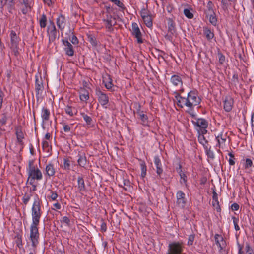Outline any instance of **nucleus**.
I'll use <instances>...</instances> for the list:
<instances>
[{
  "instance_id": "25",
  "label": "nucleus",
  "mask_w": 254,
  "mask_h": 254,
  "mask_svg": "<svg viewBox=\"0 0 254 254\" xmlns=\"http://www.w3.org/2000/svg\"><path fill=\"white\" fill-rule=\"evenodd\" d=\"M78 189L80 191H85L86 187L84 180L82 176H79L77 178Z\"/></svg>"
},
{
  "instance_id": "2",
  "label": "nucleus",
  "mask_w": 254,
  "mask_h": 254,
  "mask_svg": "<svg viewBox=\"0 0 254 254\" xmlns=\"http://www.w3.org/2000/svg\"><path fill=\"white\" fill-rule=\"evenodd\" d=\"M41 203V200L39 198L38 195H36V198L34 199L31 209L33 223H40V219L42 213Z\"/></svg>"
},
{
  "instance_id": "45",
  "label": "nucleus",
  "mask_w": 254,
  "mask_h": 254,
  "mask_svg": "<svg viewBox=\"0 0 254 254\" xmlns=\"http://www.w3.org/2000/svg\"><path fill=\"white\" fill-rule=\"evenodd\" d=\"M243 251L244 252V254H252L253 249L250 247L249 244L247 243L245 250Z\"/></svg>"
},
{
  "instance_id": "10",
  "label": "nucleus",
  "mask_w": 254,
  "mask_h": 254,
  "mask_svg": "<svg viewBox=\"0 0 254 254\" xmlns=\"http://www.w3.org/2000/svg\"><path fill=\"white\" fill-rule=\"evenodd\" d=\"M96 94L98 96V101L102 106L107 105L109 102L108 96L99 89L96 90Z\"/></svg>"
},
{
  "instance_id": "37",
  "label": "nucleus",
  "mask_w": 254,
  "mask_h": 254,
  "mask_svg": "<svg viewBox=\"0 0 254 254\" xmlns=\"http://www.w3.org/2000/svg\"><path fill=\"white\" fill-rule=\"evenodd\" d=\"M227 0H221V7L225 12L228 13V7L231 5V3L228 2Z\"/></svg>"
},
{
  "instance_id": "46",
  "label": "nucleus",
  "mask_w": 254,
  "mask_h": 254,
  "mask_svg": "<svg viewBox=\"0 0 254 254\" xmlns=\"http://www.w3.org/2000/svg\"><path fill=\"white\" fill-rule=\"evenodd\" d=\"M31 196H32V195L31 194H28L26 193L24 195V196H23V198H22V200H23V203L25 205H26L28 203V201L30 199Z\"/></svg>"
},
{
  "instance_id": "55",
  "label": "nucleus",
  "mask_w": 254,
  "mask_h": 254,
  "mask_svg": "<svg viewBox=\"0 0 254 254\" xmlns=\"http://www.w3.org/2000/svg\"><path fill=\"white\" fill-rule=\"evenodd\" d=\"M61 222H62L64 223H65L67 226H69L70 225V221L68 217L67 216H64L62 218V219L61 220Z\"/></svg>"
},
{
  "instance_id": "52",
  "label": "nucleus",
  "mask_w": 254,
  "mask_h": 254,
  "mask_svg": "<svg viewBox=\"0 0 254 254\" xmlns=\"http://www.w3.org/2000/svg\"><path fill=\"white\" fill-rule=\"evenodd\" d=\"M4 2L5 4L7 3L9 8L12 9L14 8L15 5L14 0H4Z\"/></svg>"
},
{
  "instance_id": "44",
  "label": "nucleus",
  "mask_w": 254,
  "mask_h": 254,
  "mask_svg": "<svg viewBox=\"0 0 254 254\" xmlns=\"http://www.w3.org/2000/svg\"><path fill=\"white\" fill-rule=\"evenodd\" d=\"M184 14L189 19H192L193 17V14L188 8L184 10Z\"/></svg>"
},
{
  "instance_id": "56",
  "label": "nucleus",
  "mask_w": 254,
  "mask_h": 254,
  "mask_svg": "<svg viewBox=\"0 0 254 254\" xmlns=\"http://www.w3.org/2000/svg\"><path fill=\"white\" fill-rule=\"evenodd\" d=\"M219 57V62L220 64H222L225 60V57L221 53L219 52L218 53Z\"/></svg>"
},
{
  "instance_id": "19",
  "label": "nucleus",
  "mask_w": 254,
  "mask_h": 254,
  "mask_svg": "<svg viewBox=\"0 0 254 254\" xmlns=\"http://www.w3.org/2000/svg\"><path fill=\"white\" fill-rule=\"evenodd\" d=\"M176 171L179 174V176L181 178V180L180 181L181 183H182V180L183 181V183L187 185V177L185 174V173L182 171V166L179 163V167L176 168Z\"/></svg>"
},
{
  "instance_id": "15",
  "label": "nucleus",
  "mask_w": 254,
  "mask_h": 254,
  "mask_svg": "<svg viewBox=\"0 0 254 254\" xmlns=\"http://www.w3.org/2000/svg\"><path fill=\"white\" fill-rule=\"evenodd\" d=\"M233 105V100L230 97H226L224 101V109L229 112L231 111Z\"/></svg>"
},
{
  "instance_id": "57",
  "label": "nucleus",
  "mask_w": 254,
  "mask_h": 254,
  "mask_svg": "<svg viewBox=\"0 0 254 254\" xmlns=\"http://www.w3.org/2000/svg\"><path fill=\"white\" fill-rule=\"evenodd\" d=\"M42 147L44 150L48 152L49 150V143L47 141H43L42 142Z\"/></svg>"
},
{
  "instance_id": "62",
  "label": "nucleus",
  "mask_w": 254,
  "mask_h": 254,
  "mask_svg": "<svg viewBox=\"0 0 254 254\" xmlns=\"http://www.w3.org/2000/svg\"><path fill=\"white\" fill-rule=\"evenodd\" d=\"M89 41L90 42V43L92 44V45L93 46H96L97 44V41H96V39L93 37H89Z\"/></svg>"
},
{
  "instance_id": "48",
  "label": "nucleus",
  "mask_w": 254,
  "mask_h": 254,
  "mask_svg": "<svg viewBox=\"0 0 254 254\" xmlns=\"http://www.w3.org/2000/svg\"><path fill=\"white\" fill-rule=\"evenodd\" d=\"M232 219H233V223H234V225L235 229L236 231L239 230H240V227H239V226L238 225V224L239 223V219L236 218L234 216H233L232 217Z\"/></svg>"
},
{
  "instance_id": "49",
  "label": "nucleus",
  "mask_w": 254,
  "mask_h": 254,
  "mask_svg": "<svg viewBox=\"0 0 254 254\" xmlns=\"http://www.w3.org/2000/svg\"><path fill=\"white\" fill-rule=\"evenodd\" d=\"M7 117L5 113H3L1 115V118L0 119V124L2 125H5L7 122Z\"/></svg>"
},
{
  "instance_id": "60",
  "label": "nucleus",
  "mask_w": 254,
  "mask_h": 254,
  "mask_svg": "<svg viewBox=\"0 0 254 254\" xmlns=\"http://www.w3.org/2000/svg\"><path fill=\"white\" fill-rule=\"evenodd\" d=\"M50 198L52 200H56L58 196L57 193L56 191H53V190H50Z\"/></svg>"
},
{
  "instance_id": "14",
  "label": "nucleus",
  "mask_w": 254,
  "mask_h": 254,
  "mask_svg": "<svg viewBox=\"0 0 254 254\" xmlns=\"http://www.w3.org/2000/svg\"><path fill=\"white\" fill-rule=\"evenodd\" d=\"M20 41V39L19 36L17 35L15 31L11 30L10 33L11 47L16 48V46H18V44Z\"/></svg>"
},
{
  "instance_id": "22",
  "label": "nucleus",
  "mask_w": 254,
  "mask_h": 254,
  "mask_svg": "<svg viewBox=\"0 0 254 254\" xmlns=\"http://www.w3.org/2000/svg\"><path fill=\"white\" fill-rule=\"evenodd\" d=\"M45 171L46 174L49 177L53 176L56 172L54 165L51 163H49L47 164L45 168Z\"/></svg>"
},
{
  "instance_id": "3",
  "label": "nucleus",
  "mask_w": 254,
  "mask_h": 254,
  "mask_svg": "<svg viewBox=\"0 0 254 254\" xmlns=\"http://www.w3.org/2000/svg\"><path fill=\"white\" fill-rule=\"evenodd\" d=\"M39 224V223L32 222L30 228V239L32 242V246L34 248L36 247L39 243L40 236L38 228Z\"/></svg>"
},
{
  "instance_id": "35",
  "label": "nucleus",
  "mask_w": 254,
  "mask_h": 254,
  "mask_svg": "<svg viewBox=\"0 0 254 254\" xmlns=\"http://www.w3.org/2000/svg\"><path fill=\"white\" fill-rule=\"evenodd\" d=\"M142 19L147 27L150 28L153 26L151 14L143 18Z\"/></svg>"
},
{
  "instance_id": "53",
  "label": "nucleus",
  "mask_w": 254,
  "mask_h": 254,
  "mask_svg": "<svg viewBox=\"0 0 254 254\" xmlns=\"http://www.w3.org/2000/svg\"><path fill=\"white\" fill-rule=\"evenodd\" d=\"M232 81L235 85L239 83L238 75L236 73H234Z\"/></svg>"
},
{
  "instance_id": "30",
  "label": "nucleus",
  "mask_w": 254,
  "mask_h": 254,
  "mask_svg": "<svg viewBox=\"0 0 254 254\" xmlns=\"http://www.w3.org/2000/svg\"><path fill=\"white\" fill-rule=\"evenodd\" d=\"M42 113V118L43 121H48L49 120L50 113L49 110L45 108H43Z\"/></svg>"
},
{
  "instance_id": "59",
  "label": "nucleus",
  "mask_w": 254,
  "mask_h": 254,
  "mask_svg": "<svg viewBox=\"0 0 254 254\" xmlns=\"http://www.w3.org/2000/svg\"><path fill=\"white\" fill-rule=\"evenodd\" d=\"M69 40L71 41L72 43L73 44H74V45H77L79 43V41H78V38L74 35H73L72 36L71 39L69 38Z\"/></svg>"
},
{
  "instance_id": "31",
  "label": "nucleus",
  "mask_w": 254,
  "mask_h": 254,
  "mask_svg": "<svg viewBox=\"0 0 254 254\" xmlns=\"http://www.w3.org/2000/svg\"><path fill=\"white\" fill-rule=\"evenodd\" d=\"M106 81L103 80V82L104 83L105 87L110 90H114L112 89V87H113V84L112 83V80L110 76H108L107 79H105Z\"/></svg>"
},
{
  "instance_id": "47",
  "label": "nucleus",
  "mask_w": 254,
  "mask_h": 254,
  "mask_svg": "<svg viewBox=\"0 0 254 254\" xmlns=\"http://www.w3.org/2000/svg\"><path fill=\"white\" fill-rule=\"evenodd\" d=\"M195 235L194 234L189 235L188 238V245L191 246L193 245L195 239Z\"/></svg>"
},
{
  "instance_id": "38",
  "label": "nucleus",
  "mask_w": 254,
  "mask_h": 254,
  "mask_svg": "<svg viewBox=\"0 0 254 254\" xmlns=\"http://www.w3.org/2000/svg\"><path fill=\"white\" fill-rule=\"evenodd\" d=\"M141 169V176L142 178L145 177V176L146 175V171H147V167L145 164V162L144 161H141L140 163Z\"/></svg>"
},
{
  "instance_id": "28",
  "label": "nucleus",
  "mask_w": 254,
  "mask_h": 254,
  "mask_svg": "<svg viewBox=\"0 0 254 254\" xmlns=\"http://www.w3.org/2000/svg\"><path fill=\"white\" fill-rule=\"evenodd\" d=\"M203 33L208 40H210L214 36L213 32L208 27H203Z\"/></svg>"
},
{
  "instance_id": "7",
  "label": "nucleus",
  "mask_w": 254,
  "mask_h": 254,
  "mask_svg": "<svg viewBox=\"0 0 254 254\" xmlns=\"http://www.w3.org/2000/svg\"><path fill=\"white\" fill-rule=\"evenodd\" d=\"M132 34L137 39L138 43H142V34L138 24L133 22L132 23Z\"/></svg>"
},
{
  "instance_id": "24",
  "label": "nucleus",
  "mask_w": 254,
  "mask_h": 254,
  "mask_svg": "<svg viewBox=\"0 0 254 254\" xmlns=\"http://www.w3.org/2000/svg\"><path fill=\"white\" fill-rule=\"evenodd\" d=\"M15 130L17 141L19 144H22V139L24 138V134L22 131L21 127H16Z\"/></svg>"
},
{
  "instance_id": "50",
  "label": "nucleus",
  "mask_w": 254,
  "mask_h": 254,
  "mask_svg": "<svg viewBox=\"0 0 254 254\" xmlns=\"http://www.w3.org/2000/svg\"><path fill=\"white\" fill-rule=\"evenodd\" d=\"M70 167V161L68 159H64V166H63L65 170H69Z\"/></svg>"
},
{
  "instance_id": "54",
  "label": "nucleus",
  "mask_w": 254,
  "mask_h": 254,
  "mask_svg": "<svg viewBox=\"0 0 254 254\" xmlns=\"http://www.w3.org/2000/svg\"><path fill=\"white\" fill-rule=\"evenodd\" d=\"M34 160H30L28 162V167L27 168V171H30L31 170H33L34 169H35V167L34 165Z\"/></svg>"
},
{
  "instance_id": "5",
  "label": "nucleus",
  "mask_w": 254,
  "mask_h": 254,
  "mask_svg": "<svg viewBox=\"0 0 254 254\" xmlns=\"http://www.w3.org/2000/svg\"><path fill=\"white\" fill-rule=\"evenodd\" d=\"M47 34L49 36V41L50 42H53L56 39L59 37L58 31H57L55 24L53 22H51L47 28Z\"/></svg>"
},
{
  "instance_id": "12",
  "label": "nucleus",
  "mask_w": 254,
  "mask_h": 254,
  "mask_svg": "<svg viewBox=\"0 0 254 254\" xmlns=\"http://www.w3.org/2000/svg\"><path fill=\"white\" fill-rule=\"evenodd\" d=\"M44 89L43 82L37 77L35 80L36 97L39 99Z\"/></svg>"
},
{
  "instance_id": "36",
  "label": "nucleus",
  "mask_w": 254,
  "mask_h": 254,
  "mask_svg": "<svg viewBox=\"0 0 254 254\" xmlns=\"http://www.w3.org/2000/svg\"><path fill=\"white\" fill-rule=\"evenodd\" d=\"M81 115L84 121L86 122V124L89 126L90 127H92L91 125L93 122L92 119L90 116H88L87 114L84 113H81Z\"/></svg>"
},
{
  "instance_id": "13",
  "label": "nucleus",
  "mask_w": 254,
  "mask_h": 254,
  "mask_svg": "<svg viewBox=\"0 0 254 254\" xmlns=\"http://www.w3.org/2000/svg\"><path fill=\"white\" fill-rule=\"evenodd\" d=\"M56 24L59 29L62 32L66 25L65 16L63 14H60L56 19Z\"/></svg>"
},
{
  "instance_id": "64",
  "label": "nucleus",
  "mask_w": 254,
  "mask_h": 254,
  "mask_svg": "<svg viewBox=\"0 0 254 254\" xmlns=\"http://www.w3.org/2000/svg\"><path fill=\"white\" fill-rule=\"evenodd\" d=\"M135 105H136V114L138 115H139L140 114H141L142 113H143V111H141V105L139 104H138V103H136Z\"/></svg>"
},
{
  "instance_id": "21",
  "label": "nucleus",
  "mask_w": 254,
  "mask_h": 254,
  "mask_svg": "<svg viewBox=\"0 0 254 254\" xmlns=\"http://www.w3.org/2000/svg\"><path fill=\"white\" fill-rule=\"evenodd\" d=\"M79 97L82 101H87L89 98V92L84 88H81L79 90Z\"/></svg>"
},
{
  "instance_id": "9",
  "label": "nucleus",
  "mask_w": 254,
  "mask_h": 254,
  "mask_svg": "<svg viewBox=\"0 0 254 254\" xmlns=\"http://www.w3.org/2000/svg\"><path fill=\"white\" fill-rule=\"evenodd\" d=\"M154 165L156 167V172L157 176L159 178H161V175L163 172V165L161 161L158 156H155L154 157Z\"/></svg>"
},
{
  "instance_id": "43",
  "label": "nucleus",
  "mask_w": 254,
  "mask_h": 254,
  "mask_svg": "<svg viewBox=\"0 0 254 254\" xmlns=\"http://www.w3.org/2000/svg\"><path fill=\"white\" fill-rule=\"evenodd\" d=\"M109 1L114 3L115 4L120 7L122 11L126 9L124 4L119 0H109Z\"/></svg>"
},
{
  "instance_id": "4",
  "label": "nucleus",
  "mask_w": 254,
  "mask_h": 254,
  "mask_svg": "<svg viewBox=\"0 0 254 254\" xmlns=\"http://www.w3.org/2000/svg\"><path fill=\"white\" fill-rule=\"evenodd\" d=\"M28 178L27 181L28 183L29 181V184L33 185L35 180H40L42 178V174L41 171L38 168H35L30 171H28Z\"/></svg>"
},
{
  "instance_id": "26",
  "label": "nucleus",
  "mask_w": 254,
  "mask_h": 254,
  "mask_svg": "<svg viewBox=\"0 0 254 254\" xmlns=\"http://www.w3.org/2000/svg\"><path fill=\"white\" fill-rule=\"evenodd\" d=\"M78 159L77 160V162L78 165L82 167H84L87 163L86 157L84 153H79L78 154Z\"/></svg>"
},
{
  "instance_id": "16",
  "label": "nucleus",
  "mask_w": 254,
  "mask_h": 254,
  "mask_svg": "<svg viewBox=\"0 0 254 254\" xmlns=\"http://www.w3.org/2000/svg\"><path fill=\"white\" fill-rule=\"evenodd\" d=\"M212 206L214 209L216 210L218 212H220L221 211V208L219 205L218 198V194L216 192L213 190V196H212Z\"/></svg>"
},
{
  "instance_id": "11",
  "label": "nucleus",
  "mask_w": 254,
  "mask_h": 254,
  "mask_svg": "<svg viewBox=\"0 0 254 254\" xmlns=\"http://www.w3.org/2000/svg\"><path fill=\"white\" fill-rule=\"evenodd\" d=\"M177 204L180 207L184 208L186 203L185 194L182 190H178L176 193Z\"/></svg>"
},
{
  "instance_id": "33",
  "label": "nucleus",
  "mask_w": 254,
  "mask_h": 254,
  "mask_svg": "<svg viewBox=\"0 0 254 254\" xmlns=\"http://www.w3.org/2000/svg\"><path fill=\"white\" fill-rule=\"evenodd\" d=\"M198 141L200 144H201L203 146L204 148H205V146H207V145H206V144H207L208 142L206 139L205 137H204V136L203 135L200 134V131H198Z\"/></svg>"
},
{
  "instance_id": "41",
  "label": "nucleus",
  "mask_w": 254,
  "mask_h": 254,
  "mask_svg": "<svg viewBox=\"0 0 254 254\" xmlns=\"http://www.w3.org/2000/svg\"><path fill=\"white\" fill-rule=\"evenodd\" d=\"M151 13L150 11H149L147 8L143 7L142 8L140 11V15L143 19V18L151 15Z\"/></svg>"
},
{
  "instance_id": "39",
  "label": "nucleus",
  "mask_w": 254,
  "mask_h": 254,
  "mask_svg": "<svg viewBox=\"0 0 254 254\" xmlns=\"http://www.w3.org/2000/svg\"><path fill=\"white\" fill-rule=\"evenodd\" d=\"M207 17H209V22L214 26L217 24V19L216 17L215 13L214 14L206 15Z\"/></svg>"
},
{
  "instance_id": "58",
  "label": "nucleus",
  "mask_w": 254,
  "mask_h": 254,
  "mask_svg": "<svg viewBox=\"0 0 254 254\" xmlns=\"http://www.w3.org/2000/svg\"><path fill=\"white\" fill-rule=\"evenodd\" d=\"M4 94L2 90L0 88V110L2 108L3 100Z\"/></svg>"
},
{
  "instance_id": "17",
  "label": "nucleus",
  "mask_w": 254,
  "mask_h": 254,
  "mask_svg": "<svg viewBox=\"0 0 254 254\" xmlns=\"http://www.w3.org/2000/svg\"><path fill=\"white\" fill-rule=\"evenodd\" d=\"M193 124L201 128H207L208 127V122L203 118L197 119L196 121H192Z\"/></svg>"
},
{
  "instance_id": "42",
  "label": "nucleus",
  "mask_w": 254,
  "mask_h": 254,
  "mask_svg": "<svg viewBox=\"0 0 254 254\" xmlns=\"http://www.w3.org/2000/svg\"><path fill=\"white\" fill-rule=\"evenodd\" d=\"M139 116V118L141 120V124L143 125H145L148 123V117L146 115L144 114L143 113L140 114Z\"/></svg>"
},
{
  "instance_id": "1",
  "label": "nucleus",
  "mask_w": 254,
  "mask_h": 254,
  "mask_svg": "<svg viewBox=\"0 0 254 254\" xmlns=\"http://www.w3.org/2000/svg\"><path fill=\"white\" fill-rule=\"evenodd\" d=\"M201 101L196 91H190L188 93L185 106L189 108L190 111L193 110L194 107L199 105Z\"/></svg>"
},
{
  "instance_id": "27",
  "label": "nucleus",
  "mask_w": 254,
  "mask_h": 254,
  "mask_svg": "<svg viewBox=\"0 0 254 254\" xmlns=\"http://www.w3.org/2000/svg\"><path fill=\"white\" fill-rule=\"evenodd\" d=\"M226 138V134H223L222 133L218 134L217 136H216V139L218 142V144L216 145V146H218L219 147H220L221 144L225 142Z\"/></svg>"
},
{
  "instance_id": "6",
  "label": "nucleus",
  "mask_w": 254,
  "mask_h": 254,
  "mask_svg": "<svg viewBox=\"0 0 254 254\" xmlns=\"http://www.w3.org/2000/svg\"><path fill=\"white\" fill-rule=\"evenodd\" d=\"M183 251L182 244L179 242H173L168 246L167 254H181Z\"/></svg>"
},
{
  "instance_id": "23",
  "label": "nucleus",
  "mask_w": 254,
  "mask_h": 254,
  "mask_svg": "<svg viewBox=\"0 0 254 254\" xmlns=\"http://www.w3.org/2000/svg\"><path fill=\"white\" fill-rule=\"evenodd\" d=\"M171 83L176 86H182L183 82L181 77L178 75H174L171 78Z\"/></svg>"
},
{
  "instance_id": "8",
  "label": "nucleus",
  "mask_w": 254,
  "mask_h": 254,
  "mask_svg": "<svg viewBox=\"0 0 254 254\" xmlns=\"http://www.w3.org/2000/svg\"><path fill=\"white\" fill-rule=\"evenodd\" d=\"M62 42L64 46V50L66 55L71 57L74 55V49L72 44L68 41L67 39H63Z\"/></svg>"
},
{
  "instance_id": "51",
  "label": "nucleus",
  "mask_w": 254,
  "mask_h": 254,
  "mask_svg": "<svg viewBox=\"0 0 254 254\" xmlns=\"http://www.w3.org/2000/svg\"><path fill=\"white\" fill-rule=\"evenodd\" d=\"M65 111L66 114H68L70 116H73L74 115L73 112V109L71 106H66L65 108Z\"/></svg>"
},
{
  "instance_id": "18",
  "label": "nucleus",
  "mask_w": 254,
  "mask_h": 254,
  "mask_svg": "<svg viewBox=\"0 0 254 254\" xmlns=\"http://www.w3.org/2000/svg\"><path fill=\"white\" fill-rule=\"evenodd\" d=\"M214 238L216 244L220 248V250H222L223 246L225 244V241L224 240L223 237L220 235L216 234L215 235Z\"/></svg>"
},
{
  "instance_id": "34",
  "label": "nucleus",
  "mask_w": 254,
  "mask_h": 254,
  "mask_svg": "<svg viewBox=\"0 0 254 254\" xmlns=\"http://www.w3.org/2000/svg\"><path fill=\"white\" fill-rule=\"evenodd\" d=\"M47 19L45 14H43L39 20V24L41 28H45L47 25Z\"/></svg>"
},
{
  "instance_id": "29",
  "label": "nucleus",
  "mask_w": 254,
  "mask_h": 254,
  "mask_svg": "<svg viewBox=\"0 0 254 254\" xmlns=\"http://www.w3.org/2000/svg\"><path fill=\"white\" fill-rule=\"evenodd\" d=\"M214 5L212 1H209L206 6V9L205 10V13L206 15L214 14V11L213 8Z\"/></svg>"
},
{
  "instance_id": "40",
  "label": "nucleus",
  "mask_w": 254,
  "mask_h": 254,
  "mask_svg": "<svg viewBox=\"0 0 254 254\" xmlns=\"http://www.w3.org/2000/svg\"><path fill=\"white\" fill-rule=\"evenodd\" d=\"M207 157L211 159H213L215 157L214 154L212 150L211 149V147L208 148V146H205L204 148Z\"/></svg>"
},
{
  "instance_id": "20",
  "label": "nucleus",
  "mask_w": 254,
  "mask_h": 254,
  "mask_svg": "<svg viewBox=\"0 0 254 254\" xmlns=\"http://www.w3.org/2000/svg\"><path fill=\"white\" fill-rule=\"evenodd\" d=\"M167 24L168 27V32L172 34H175L176 30L175 23L173 20L171 18H167Z\"/></svg>"
},
{
  "instance_id": "63",
  "label": "nucleus",
  "mask_w": 254,
  "mask_h": 254,
  "mask_svg": "<svg viewBox=\"0 0 254 254\" xmlns=\"http://www.w3.org/2000/svg\"><path fill=\"white\" fill-rule=\"evenodd\" d=\"M253 164L252 161L250 159L247 158L246 160L245 168H248L252 166Z\"/></svg>"
},
{
  "instance_id": "32",
  "label": "nucleus",
  "mask_w": 254,
  "mask_h": 254,
  "mask_svg": "<svg viewBox=\"0 0 254 254\" xmlns=\"http://www.w3.org/2000/svg\"><path fill=\"white\" fill-rule=\"evenodd\" d=\"M103 21L106 23L105 27L107 29L108 31L112 32L114 30L113 26L116 25V22H115L114 24H112V21H109L108 20H103Z\"/></svg>"
},
{
  "instance_id": "61",
  "label": "nucleus",
  "mask_w": 254,
  "mask_h": 254,
  "mask_svg": "<svg viewBox=\"0 0 254 254\" xmlns=\"http://www.w3.org/2000/svg\"><path fill=\"white\" fill-rule=\"evenodd\" d=\"M22 3L24 5L25 7H30L31 0H22Z\"/></svg>"
}]
</instances>
